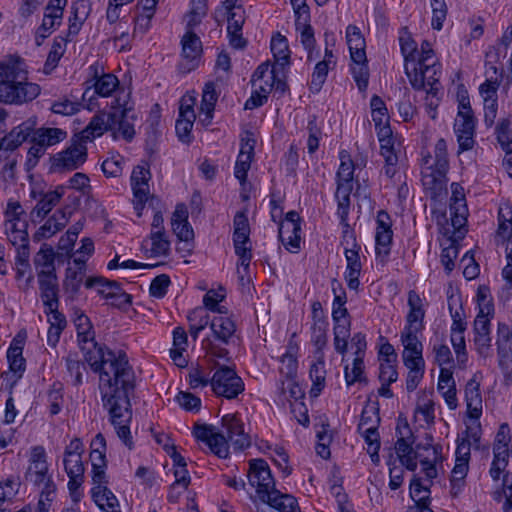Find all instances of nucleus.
Segmentation results:
<instances>
[{
  "label": "nucleus",
  "mask_w": 512,
  "mask_h": 512,
  "mask_svg": "<svg viewBox=\"0 0 512 512\" xmlns=\"http://www.w3.org/2000/svg\"><path fill=\"white\" fill-rule=\"evenodd\" d=\"M353 189V183L337 182L335 197L338 203L337 214L342 222L347 220L350 208V194Z\"/></svg>",
  "instance_id": "35"
},
{
  "label": "nucleus",
  "mask_w": 512,
  "mask_h": 512,
  "mask_svg": "<svg viewBox=\"0 0 512 512\" xmlns=\"http://www.w3.org/2000/svg\"><path fill=\"white\" fill-rule=\"evenodd\" d=\"M441 66L437 61H431L428 63H417L413 68V72H410L406 66V74L409 78L410 84L416 90H426L428 88H439L441 84L439 81L441 74Z\"/></svg>",
  "instance_id": "5"
},
{
  "label": "nucleus",
  "mask_w": 512,
  "mask_h": 512,
  "mask_svg": "<svg viewBox=\"0 0 512 512\" xmlns=\"http://www.w3.org/2000/svg\"><path fill=\"white\" fill-rule=\"evenodd\" d=\"M86 160V146L81 141H75L54 156L53 166L59 170L72 171L78 169Z\"/></svg>",
  "instance_id": "7"
},
{
  "label": "nucleus",
  "mask_w": 512,
  "mask_h": 512,
  "mask_svg": "<svg viewBox=\"0 0 512 512\" xmlns=\"http://www.w3.org/2000/svg\"><path fill=\"white\" fill-rule=\"evenodd\" d=\"M327 322L323 318L314 321L312 325V343L316 347V354L323 353L327 345Z\"/></svg>",
  "instance_id": "43"
},
{
  "label": "nucleus",
  "mask_w": 512,
  "mask_h": 512,
  "mask_svg": "<svg viewBox=\"0 0 512 512\" xmlns=\"http://www.w3.org/2000/svg\"><path fill=\"white\" fill-rule=\"evenodd\" d=\"M95 78H96V80L93 84L94 91L92 92V94L90 95V92H91L90 88L86 89L83 93V100H86L88 98V100L90 101V103L88 105L89 109H92L91 101L93 98V94H97L101 97H109L112 95V93L115 91V89L119 86V80L113 74L107 73V74H103L98 77L97 71L95 70Z\"/></svg>",
  "instance_id": "18"
},
{
  "label": "nucleus",
  "mask_w": 512,
  "mask_h": 512,
  "mask_svg": "<svg viewBox=\"0 0 512 512\" xmlns=\"http://www.w3.org/2000/svg\"><path fill=\"white\" fill-rule=\"evenodd\" d=\"M195 119L179 117L176 121L175 129L179 140L183 143H190L192 140L191 131Z\"/></svg>",
  "instance_id": "62"
},
{
  "label": "nucleus",
  "mask_w": 512,
  "mask_h": 512,
  "mask_svg": "<svg viewBox=\"0 0 512 512\" xmlns=\"http://www.w3.org/2000/svg\"><path fill=\"white\" fill-rule=\"evenodd\" d=\"M210 328L216 339L223 343H228V340L235 332L234 322L226 316H217L211 320Z\"/></svg>",
  "instance_id": "33"
},
{
  "label": "nucleus",
  "mask_w": 512,
  "mask_h": 512,
  "mask_svg": "<svg viewBox=\"0 0 512 512\" xmlns=\"http://www.w3.org/2000/svg\"><path fill=\"white\" fill-rule=\"evenodd\" d=\"M26 74L20 61L0 63V102L21 104L40 94V86L27 82Z\"/></svg>",
  "instance_id": "3"
},
{
  "label": "nucleus",
  "mask_w": 512,
  "mask_h": 512,
  "mask_svg": "<svg viewBox=\"0 0 512 512\" xmlns=\"http://www.w3.org/2000/svg\"><path fill=\"white\" fill-rule=\"evenodd\" d=\"M297 346L289 344L287 352L281 357L282 367L281 372L287 377H293L297 372V359H296Z\"/></svg>",
  "instance_id": "53"
},
{
  "label": "nucleus",
  "mask_w": 512,
  "mask_h": 512,
  "mask_svg": "<svg viewBox=\"0 0 512 512\" xmlns=\"http://www.w3.org/2000/svg\"><path fill=\"white\" fill-rule=\"evenodd\" d=\"M218 96L213 82L205 84L202 94L200 113L205 115V118L200 121L205 125H209L213 118V111L217 102Z\"/></svg>",
  "instance_id": "29"
},
{
  "label": "nucleus",
  "mask_w": 512,
  "mask_h": 512,
  "mask_svg": "<svg viewBox=\"0 0 512 512\" xmlns=\"http://www.w3.org/2000/svg\"><path fill=\"white\" fill-rule=\"evenodd\" d=\"M225 298V294L219 293L213 289L209 290L203 297V304L205 308L212 312H216L219 314H226L227 308L224 306H220L219 302L223 301Z\"/></svg>",
  "instance_id": "56"
},
{
  "label": "nucleus",
  "mask_w": 512,
  "mask_h": 512,
  "mask_svg": "<svg viewBox=\"0 0 512 512\" xmlns=\"http://www.w3.org/2000/svg\"><path fill=\"white\" fill-rule=\"evenodd\" d=\"M91 494L94 502L102 510L110 512L119 506L118 499L107 486H94Z\"/></svg>",
  "instance_id": "31"
},
{
  "label": "nucleus",
  "mask_w": 512,
  "mask_h": 512,
  "mask_svg": "<svg viewBox=\"0 0 512 512\" xmlns=\"http://www.w3.org/2000/svg\"><path fill=\"white\" fill-rule=\"evenodd\" d=\"M431 449H432V454H433L432 459H430L428 457L422 458V456H420V458H418L420 461V464L422 465V470L425 473V476L428 480H432L437 477L438 473H437L435 463L440 458L441 448L437 447V446H433V447H431Z\"/></svg>",
  "instance_id": "57"
},
{
  "label": "nucleus",
  "mask_w": 512,
  "mask_h": 512,
  "mask_svg": "<svg viewBox=\"0 0 512 512\" xmlns=\"http://www.w3.org/2000/svg\"><path fill=\"white\" fill-rule=\"evenodd\" d=\"M432 7V27L435 30H441L443 22L446 19L447 7L444 0H431Z\"/></svg>",
  "instance_id": "60"
},
{
  "label": "nucleus",
  "mask_w": 512,
  "mask_h": 512,
  "mask_svg": "<svg viewBox=\"0 0 512 512\" xmlns=\"http://www.w3.org/2000/svg\"><path fill=\"white\" fill-rule=\"evenodd\" d=\"M476 119L473 113L457 114L454 122V132L459 145L458 153L471 150L474 147Z\"/></svg>",
  "instance_id": "9"
},
{
  "label": "nucleus",
  "mask_w": 512,
  "mask_h": 512,
  "mask_svg": "<svg viewBox=\"0 0 512 512\" xmlns=\"http://www.w3.org/2000/svg\"><path fill=\"white\" fill-rule=\"evenodd\" d=\"M497 140L505 151L512 149V137L510 133V121L502 119L496 127Z\"/></svg>",
  "instance_id": "61"
},
{
  "label": "nucleus",
  "mask_w": 512,
  "mask_h": 512,
  "mask_svg": "<svg viewBox=\"0 0 512 512\" xmlns=\"http://www.w3.org/2000/svg\"><path fill=\"white\" fill-rule=\"evenodd\" d=\"M407 302L409 312L405 328L416 329V332H419L423 328V319L425 316L422 299L416 291L410 290L408 292Z\"/></svg>",
  "instance_id": "22"
},
{
  "label": "nucleus",
  "mask_w": 512,
  "mask_h": 512,
  "mask_svg": "<svg viewBox=\"0 0 512 512\" xmlns=\"http://www.w3.org/2000/svg\"><path fill=\"white\" fill-rule=\"evenodd\" d=\"M300 230L299 214L296 211L288 212L278 229L279 239L288 250L294 251L300 247Z\"/></svg>",
  "instance_id": "10"
},
{
  "label": "nucleus",
  "mask_w": 512,
  "mask_h": 512,
  "mask_svg": "<svg viewBox=\"0 0 512 512\" xmlns=\"http://www.w3.org/2000/svg\"><path fill=\"white\" fill-rule=\"evenodd\" d=\"M74 324L80 344L91 343L93 349L87 348L85 359L93 372L99 375V390L104 408L108 410L110 421L118 437L131 449L133 442L129 423L132 419L130 398L136 386L135 373L125 353L118 355L104 349L94 342V331L89 318L75 312Z\"/></svg>",
  "instance_id": "1"
},
{
  "label": "nucleus",
  "mask_w": 512,
  "mask_h": 512,
  "mask_svg": "<svg viewBox=\"0 0 512 512\" xmlns=\"http://www.w3.org/2000/svg\"><path fill=\"white\" fill-rule=\"evenodd\" d=\"M150 177V170L144 166L135 167L131 174V186L133 194L137 199V202L141 205H143L148 199V181Z\"/></svg>",
  "instance_id": "20"
},
{
  "label": "nucleus",
  "mask_w": 512,
  "mask_h": 512,
  "mask_svg": "<svg viewBox=\"0 0 512 512\" xmlns=\"http://www.w3.org/2000/svg\"><path fill=\"white\" fill-rule=\"evenodd\" d=\"M416 329L404 328L401 335L404 351L402 354L404 364H410L415 361L419 363L424 362L422 351L423 345L418 340Z\"/></svg>",
  "instance_id": "16"
},
{
  "label": "nucleus",
  "mask_w": 512,
  "mask_h": 512,
  "mask_svg": "<svg viewBox=\"0 0 512 512\" xmlns=\"http://www.w3.org/2000/svg\"><path fill=\"white\" fill-rule=\"evenodd\" d=\"M202 52V45L199 37L191 30L187 31L182 38V53L186 59L195 60Z\"/></svg>",
  "instance_id": "41"
},
{
  "label": "nucleus",
  "mask_w": 512,
  "mask_h": 512,
  "mask_svg": "<svg viewBox=\"0 0 512 512\" xmlns=\"http://www.w3.org/2000/svg\"><path fill=\"white\" fill-rule=\"evenodd\" d=\"M64 40H57L55 39L51 50L48 54L47 60L44 65V72L50 73L54 68L57 67L59 60L63 56L65 52V44L63 43Z\"/></svg>",
  "instance_id": "54"
},
{
  "label": "nucleus",
  "mask_w": 512,
  "mask_h": 512,
  "mask_svg": "<svg viewBox=\"0 0 512 512\" xmlns=\"http://www.w3.org/2000/svg\"><path fill=\"white\" fill-rule=\"evenodd\" d=\"M494 459L490 468V475L494 480L500 478V474L505 470L509 462V449L503 445L494 444Z\"/></svg>",
  "instance_id": "39"
},
{
  "label": "nucleus",
  "mask_w": 512,
  "mask_h": 512,
  "mask_svg": "<svg viewBox=\"0 0 512 512\" xmlns=\"http://www.w3.org/2000/svg\"><path fill=\"white\" fill-rule=\"evenodd\" d=\"M64 195V188L57 187L53 191L45 193L31 211V219L36 222L42 220L60 202Z\"/></svg>",
  "instance_id": "21"
},
{
  "label": "nucleus",
  "mask_w": 512,
  "mask_h": 512,
  "mask_svg": "<svg viewBox=\"0 0 512 512\" xmlns=\"http://www.w3.org/2000/svg\"><path fill=\"white\" fill-rule=\"evenodd\" d=\"M49 477L45 449L42 446L32 447L25 474L26 481L35 486H41Z\"/></svg>",
  "instance_id": "8"
},
{
  "label": "nucleus",
  "mask_w": 512,
  "mask_h": 512,
  "mask_svg": "<svg viewBox=\"0 0 512 512\" xmlns=\"http://www.w3.org/2000/svg\"><path fill=\"white\" fill-rule=\"evenodd\" d=\"M449 161L446 141L441 138L436 142L434 155L427 154L422 157V172H448Z\"/></svg>",
  "instance_id": "14"
},
{
  "label": "nucleus",
  "mask_w": 512,
  "mask_h": 512,
  "mask_svg": "<svg viewBox=\"0 0 512 512\" xmlns=\"http://www.w3.org/2000/svg\"><path fill=\"white\" fill-rule=\"evenodd\" d=\"M245 12L241 6L236 10L227 11V33L230 44L236 49H242L246 46L247 41L242 37V27L245 22Z\"/></svg>",
  "instance_id": "15"
},
{
  "label": "nucleus",
  "mask_w": 512,
  "mask_h": 512,
  "mask_svg": "<svg viewBox=\"0 0 512 512\" xmlns=\"http://www.w3.org/2000/svg\"><path fill=\"white\" fill-rule=\"evenodd\" d=\"M37 276L44 306H51L55 309V303H58V282L56 273Z\"/></svg>",
  "instance_id": "24"
},
{
  "label": "nucleus",
  "mask_w": 512,
  "mask_h": 512,
  "mask_svg": "<svg viewBox=\"0 0 512 512\" xmlns=\"http://www.w3.org/2000/svg\"><path fill=\"white\" fill-rule=\"evenodd\" d=\"M364 361L363 358L355 357L352 363V368L350 369L347 365L344 369L345 381L348 386L356 382H366V377L364 376Z\"/></svg>",
  "instance_id": "48"
},
{
  "label": "nucleus",
  "mask_w": 512,
  "mask_h": 512,
  "mask_svg": "<svg viewBox=\"0 0 512 512\" xmlns=\"http://www.w3.org/2000/svg\"><path fill=\"white\" fill-rule=\"evenodd\" d=\"M5 230L9 241L13 246L28 243L27 222L8 219L5 223Z\"/></svg>",
  "instance_id": "34"
},
{
  "label": "nucleus",
  "mask_w": 512,
  "mask_h": 512,
  "mask_svg": "<svg viewBox=\"0 0 512 512\" xmlns=\"http://www.w3.org/2000/svg\"><path fill=\"white\" fill-rule=\"evenodd\" d=\"M65 365L69 376L73 379V384L79 386L83 382V372L86 370L76 354H68L65 358Z\"/></svg>",
  "instance_id": "44"
},
{
  "label": "nucleus",
  "mask_w": 512,
  "mask_h": 512,
  "mask_svg": "<svg viewBox=\"0 0 512 512\" xmlns=\"http://www.w3.org/2000/svg\"><path fill=\"white\" fill-rule=\"evenodd\" d=\"M271 51L276 61V67L284 68L285 65L289 63V48L288 41L286 37L281 35L280 33H276L273 35L271 39Z\"/></svg>",
  "instance_id": "36"
},
{
  "label": "nucleus",
  "mask_w": 512,
  "mask_h": 512,
  "mask_svg": "<svg viewBox=\"0 0 512 512\" xmlns=\"http://www.w3.org/2000/svg\"><path fill=\"white\" fill-rule=\"evenodd\" d=\"M222 424L226 428L227 437L220 433L215 426L208 424H196L193 434L196 439L207 444L211 452L219 458L228 456V442H231L236 450H243L250 446V437L244 432L243 423L236 415L223 416Z\"/></svg>",
  "instance_id": "2"
},
{
  "label": "nucleus",
  "mask_w": 512,
  "mask_h": 512,
  "mask_svg": "<svg viewBox=\"0 0 512 512\" xmlns=\"http://www.w3.org/2000/svg\"><path fill=\"white\" fill-rule=\"evenodd\" d=\"M201 313L202 308H197L188 315V321L190 322L189 333L193 340H197L199 333L211 323L209 315H200Z\"/></svg>",
  "instance_id": "42"
},
{
  "label": "nucleus",
  "mask_w": 512,
  "mask_h": 512,
  "mask_svg": "<svg viewBox=\"0 0 512 512\" xmlns=\"http://www.w3.org/2000/svg\"><path fill=\"white\" fill-rule=\"evenodd\" d=\"M333 333L334 348L338 353L344 355L347 351V339L350 336V324L344 322L343 325L334 326Z\"/></svg>",
  "instance_id": "52"
},
{
  "label": "nucleus",
  "mask_w": 512,
  "mask_h": 512,
  "mask_svg": "<svg viewBox=\"0 0 512 512\" xmlns=\"http://www.w3.org/2000/svg\"><path fill=\"white\" fill-rule=\"evenodd\" d=\"M248 479L250 485L256 488L259 500L269 499L270 491L276 489L270 468L263 459L250 461Z\"/></svg>",
  "instance_id": "6"
},
{
  "label": "nucleus",
  "mask_w": 512,
  "mask_h": 512,
  "mask_svg": "<svg viewBox=\"0 0 512 512\" xmlns=\"http://www.w3.org/2000/svg\"><path fill=\"white\" fill-rule=\"evenodd\" d=\"M233 226L234 247H248L247 243L250 240V225L245 212L240 211L236 213L233 220Z\"/></svg>",
  "instance_id": "28"
},
{
  "label": "nucleus",
  "mask_w": 512,
  "mask_h": 512,
  "mask_svg": "<svg viewBox=\"0 0 512 512\" xmlns=\"http://www.w3.org/2000/svg\"><path fill=\"white\" fill-rule=\"evenodd\" d=\"M421 174L426 194L434 201H442L448 194L447 172L425 171Z\"/></svg>",
  "instance_id": "13"
},
{
  "label": "nucleus",
  "mask_w": 512,
  "mask_h": 512,
  "mask_svg": "<svg viewBox=\"0 0 512 512\" xmlns=\"http://www.w3.org/2000/svg\"><path fill=\"white\" fill-rule=\"evenodd\" d=\"M307 130L309 133L307 140V148L309 153H314L319 147V139L321 136V129L317 125V118L312 115L307 124Z\"/></svg>",
  "instance_id": "59"
},
{
  "label": "nucleus",
  "mask_w": 512,
  "mask_h": 512,
  "mask_svg": "<svg viewBox=\"0 0 512 512\" xmlns=\"http://www.w3.org/2000/svg\"><path fill=\"white\" fill-rule=\"evenodd\" d=\"M23 348L18 345L9 347L7 351V359L9 362V368L14 373H19V377L25 370V359L22 356Z\"/></svg>",
  "instance_id": "51"
},
{
  "label": "nucleus",
  "mask_w": 512,
  "mask_h": 512,
  "mask_svg": "<svg viewBox=\"0 0 512 512\" xmlns=\"http://www.w3.org/2000/svg\"><path fill=\"white\" fill-rule=\"evenodd\" d=\"M117 121L118 111L100 112L92 117L87 127L82 131V138L92 140L108 130L114 131Z\"/></svg>",
  "instance_id": "11"
},
{
  "label": "nucleus",
  "mask_w": 512,
  "mask_h": 512,
  "mask_svg": "<svg viewBox=\"0 0 512 512\" xmlns=\"http://www.w3.org/2000/svg\"><path fill=\"white\" fill-rule=\"evenodd\" d=\"M310 378L313 382L310 393L318 396L325 386L326 370L324 362V354L317 355V362L312 364L310 368Z\"/></svg>",
  "instance_id": "37"
},
{
  "label": "nucleus",
  "mask_w": 512,
  "mask_h": 512,
  "mask_svg": "<svg viewBox=\"0 0 512 512\" xmlns=\"http://www.w3.org/2000/svg\"><path fill=\"white\" fill-rule=\"evenodd\" d=\"M401 435L396 441L395 449L398 457L408 470L415 471L417 469V459L420 458L421 454L414 451L411 444L406 440L401 430L398 428Z\"/></svg>",
  "instance_id": "26"
},
{
  "label": "nucleus",
  "mask_w": 512,
  "mask_h": 512,
  "mask_svg": "<svg viewBox=\"0 0 512 512\" xmlns=\"http://www.w3.org/2000/svg\"><path fill=\"white\" fill-rule=\"evenodd\" d=\"M170 283L168 275L160 274L152 280L149 292L153 297L162 298L166 295Z\"/></svg>",
  "instance_id": "63"
},
{
  "label": "nucleus",
  "mask_w": 512,
  "mask_h": 512,
  "mask_svg": "<svg viewBox=\"0 0 512 512\" xmlns=\"http://www.w3.org/2000/svg\"><path fill=\"white\" fill-rule=\"evenodd\" d=\"M151 249L150 253L154 257L165 256L170 250V242L165 233L160 230H154L150 233Z\"/></svg>",
  "instance_id": "46"
},
{
  "label": "nucleus",
  "mask_w": 512,
  "mask_h": 512,
  "mask_svg": "<svg viewBox=\"0 0 512 512\" xmlns=\"http://www.w3.org/2000/svg\"><path fill=\"white\" fill-rule=\"evenodd\" d=\"M408 369L407 379H406V388L409 392L414 391L420 381L423 378L424 370H425V362L415 363V361L410 364H404Z\"/></svg>",
  "instance_id": "49"
},
{
  "label": "nucleus",
  "mask_w": 512,
  "mask_h": 512,
  "mask_svg": "<svg viewBox=\"0 0 512 512\" xmlns=\"http://www.w3.org/2000/svg\"><path fill=\"white\" fill-rule=\"evenodd\" d=\"M279 512H299L300 508L295 497L290 494L281 493L275 489L270 491L269 499L261 500Z\"/></svg>",
  "instance_id": "25"
},
{
  "label": "nucleus",
  "mask_w": 512,
  "mask_h": 512,
  "mask_svg": "<svg viewBox=\"0 0 512 512\" xmlns=\"http://www.w3.org/2000/svg\"><path fill=\"white\" fill-rule=\"evenodd\" d=\"M33 132V143H39L45 148L63 141L67 136V133L60 128H39Z\"/></svg>",
  "instance_id": "30"
},
{
  "label": "nucleus",
  "mask_w": 512,
  "mask_h": 512,
  "mask_svg": "<svg viewBox=\"0 0 512 512\" xmlns=\"http://www.w3.org/2000/svg\"><path fill=\"white\" fill-rule=\"evenodd\" d=\"M56 218L52 216L36 231L34 234V238L36 240H41L45 238H49L56 234L58 231L64 228L63 225H60L59 222L56 221Z\"/></svg>",
  "instance_id": "64"
},
{
  "label": "nucleus",
  "mask_w": 512,
  "mask_h": 512,
  "mask_svg": "<svg viewBox=\"0 0 512 512\" xmlns=\"http://www.w3.org/2000/svg\"><path fill=\"white\" fill-rule=\"evenodd\" d=\"M172 230L180 241H189L194 237L192 227L188 222V211L184 204H178L171 218Z\"/></svg>",
  "instance_id": "19"
},
{
  "label": "nucleus",
  "mask_w": 512,
  "mask_h": 512,
  "mask_svg": "<svg viewBox=\"0 0 512 512\" xmlns=\"http://www.w3.org/2000/svg\"><path fill=\"white\" fill-rule=\"evenodd\" d=\"M452 196L450 203L451 223L455 230L461 233L460 229L466 223L467 206L464 189L459 183H452Z\"/></svg>",
  "instance_id": "12"
},
{
  "label": "nucleus",
  "mask_w": 512,
  "mask_h": 512,
  "mask_svg": "<svg viewBox=\"0 0 512 512\" xmlns=\"http://www.w3.org/2000/svg\"><path fill=\"white\" fill-rule=\"evenodd\" d=\"M353 64L351 72L360 91H365L368 86L369 69L366 60L351 59Z\"/></svg>",
  "instance_id": "45"
},
{
  "label": "nucleus",
  "mask_w": 512,
  "mask_h": 512,
  "mask_svg": "<svg viewBox=\"0 0 512 512\" xmlns=\"http://www.w3.org/2000/svg\"><path fill=\"white\" fill-rule=\"evenodd\" d=\"M90 459L92 468H106V440L98 433L91 442Z\"/></svg>",
  "instance_id": "38"
},
{
  "label": "nucleus",
  "mask_w": 512,
  "mask_h": 512,
  "mask_svg": "<svg viewBox=\"0 0 512 512\" xmlns=\"http://www.w3.org/2000/svg\"><path fill=\"white\" fill-rule=\"evenodd\" d=\"M340 166L337 171V182L353 183L354 176V163L350 155L346 151H341L339 154Z\"/></svg>",
  "instance_id": "47"
},
{
  "label": "nucleus",
  "mask_w": 512,
  "mask_h": 512,
  "mask_svg": "<svg viewBox=\"0 0 512 512\" xmlns=\"http://www.w3.org/2000/svg\"><path fill=\"white\" fill-rule=\"evenodd\" d=\"M55 254L51 247L46 245L42 247L34 257V264L37 275L54 274L55 272Z\"/></svg>",
  "instance_id": "32"
},
{
  "label": "nucleus",
  "mask_w": 512,
  "mask_h": 512,
  "mask_svg": "<svg viewBox=\"0 0 512 512\" xmlns=\"http://www.w3.org/2000/svg\"><path fill=\"white\" fill-rule=\"evenodd\" d=\"M465 400L469 416L478 420L482 413V397L480 393V383L476 380V376L470 379L466 384Z\"/></svg>",
  "instance_id": "23"
},
{
  "label": "nucleus",
  "mask_w": 512,
  "mask_h": 512,
  "mask_svg": "<svg viewBox=\"0 0 512 512\" xmlns=\"http://www.w3.org/2000/svg\"><path fill=\"white\" fill-rule=\"evenodd\" d=\"M309 21L298 17H296L295 21L296 30L300 31L301 42L307 50H311L315 44L314 31Z\"/></svg>",
  "instance_id": "55"
},
{
  "label": "nucleus",
  "mask_w": 512,
  "mask_h": 512,
  "mask_svg": "<svg viewBox=\"0 0 512 512\" xmlns=\"http://www.w3.org/2000/svg\"><path fill=\"white\" fill-rule=\"evenodd\" d=\"M35 123L25 121L13 128L9 134L0 141V150L13 151L18 148L34 131Z\"/></svg>",
  "instance_id": "17"
},
{
  "label": "nucleus",
  "mask_w": 512,
  "mask_h": 512,
  "mask_svg": "<svg viewBox=\"0 0 512 512\" xmlns=\"http://www.w3.org/2000/svg\"><path fill=\"white\" fill-rule=\"evenodd\" d=\"M346 38L351 59L366 60L365 39L359 28L349 25L346 29Z\"/></svg>",
  "instance_id": "27"
},
{
  "label": "nucleus",
  "mask_w": 512,
  "mask_h": 512,
  "mask_svg": "<svg viewBox=\"0 0 512 512\" xmlns=\"http://www.w3.org/2000/svg\"><path fill=\"white\" fill-rule=\"evenodd\" d=\"M500 86L499 76H489L486 81L480 85L479 92L484 102L497 100V90Z\"/></svg>",
  "instance_id": "58"
},
{
  "label": "nucleus",
  "mask_w": 512,
  "mask_h": 512,
  "mask_svg": "<svg viewBox=\"0 0 512 512\" xmlns=\"http://www.w3.org/2000/svg\"><path fill=\"white\" fill-rule=\"evenodd\" d=\"M498 219V234L503 238H509L512 235V207L509 204L500 207Z\"/></svg>",
  "instance_id": "50"
},
{
  "label": "nucleus",
  "mask_w": 512,
  "mask_h": 512,
  "mask_svg": "<svg viewBox=\"0 0 512 512\" xmlns=\"http://www.w3.org/2000/svg\"><path fill=\"white\" fill-rule=\"evenodd\" d=\"M120 284L117 281L107 280L104 277H90L85 282V287L88 289L95 288L99 295L108 299L113 295V292L118 289Z\"/></svg>",
  "instance_id": "40"
},
{
  "label": "nucleus",
  "mask_w": 512,
  "mask_h": 512,
  "mask_svg": "<svg viewBox=\"0 0 512 512\" xmlns=\"http://www.w3.org/2000/svg\"><path fill=\"white\" fill-rule=\"evenodd\" d=\"M210 386L217 396L226 399H235L245 389L242 378L227 366H221L214 372Z\"/></svg>",
  "instance_id": "4"
}]
</instances>
